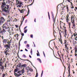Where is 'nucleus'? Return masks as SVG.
<instances>
[{"label":"nucleus","instance_id":"f257e3e1","mask_svg":"<svg viewBox=\"0 0 77 77\" xmlns=\"http://www.w3.org/2000/svg\"><path fill=\"white\" fill-rule=\"evenodd\" d=\"M5 47L6 48L5 50L4 53L6 56H8L10 55L9 53L11 51V49L10 48V45L7 44L5 45Z\"/></svg>","mask_w":77,"mask_h":77},{"label":"nucleus","instance_id":"f03ea898","mask_svg":"<svg viewBox=\"0 0 77 77\" xmlns=\"http://www.w3.org/2000/svg\"><path fill=\"white\" fill-rule=\"evenodd\" d=\"M1 8L2 9V11H4L5 12H8L9 8V5H4Z\"/></svg>","mask_w":77,"mask_h":77},{"label":"nucleus","instance_id":"7ed1b4c3","mask_svg":"<svg viewBox=\"0 0 77 77\" xmlns=\"http://www.w3.org/2000/svg\"><path fill=\"white\" fill-rule=\"evenodd\" d=\"M74 17H73V15H72L71 18V22L72 23H74Z\"/></svg>","mask_w":77,"mask_h":77},{"label":"nucleus","instance_id":"20e7f679","mask_svg":"<svg viewBox=\"0 0 77 77\" xmlns=\"http://www.w3.org/2000/svg\"><path fill=\"white\" fill-rule=\"evenodd\" d=\"M0 18V20H0V22H1V21H2V23H3V22L5 21V19L4 18V17H1Z\"/></svg>","mask_w":77,"mask_h":77},{"label":"nucleus","instance_id":"39448f33","mask_svg":"<svg viewBox=\"0 0 77 77\" xmlns=\"http://www.w3.org/2000/svg\"><path fill=\"white\" fill-rule=\"evenodd\" d=\"M24 18H25L24 17H23V16L21 20L20 21V22L21 23L20 24V26H21V25H22V24H23V21H24Z\"/></svg>","mask_w":77,"mask_h":77},{"label":"nucleus","instance_id":"423d86ee","mask_svg":"<svg viewBox=\"0 0 77 77\" xmlns=\"http://www.w3.org/2000/svg\"><path fill=\"white\" fill-rule=\"evenodd\" d=\"M75 56H77V48L76 47H75Z\"/></svg>","mask_w":77,"mask_h":77},{"label":"nucleus","instance_id":"0eeeda50","mask_svg":"<svg viewBox=\"0 0 77 77\" xmlns=\"http://www.w3.org/2000/svg\"><path fill=\"white\" fill-rule=\"evenodd\" d=\"M5 2H2V5H1V8H2V6H3L4 5H6V4L5 3Z\"/></svg>","mask_w":77,"mask_h":77},{"label":"nucleus","instance_id":"6e6552de","mask_svg":"<svg viewBox=\"0 0 77 77\" xmlns=\"http://www.w3.org/2000/svg\"><path fill=\"white\" fill-rule=\"evenodd\" d=\"M57 29H58V30H59V35H60V39H61L62 38V36L61 35V33H60V29H59V28L58 27H57Z\"/></svg>","mask_w":77,"mask_h":77},{"label":"nucleus","instance_id":"1a4fd4ad","mask_svg":"<svg viewBox=\"0 0 77 77\" xmlns=\"http://www.w3.org/2000/svg\"><path fill=\"white\" fill-rule=\"evenodd\" d=\"M14 74L15 75V76H16V77H18L20 76V74H18L16 73H14Z\"/></svg>","mask_w":77,"mask_h":77},{"label":"nucleus","instance_id":"9d476101","mask_svg":"<svg viewBox=\"0 0 77 77\" xmlns=\"http://www.w3.org/2000/svg\"><path fill=\"white\" fill-rule=\"evenodd\" d=\"M1 32L2 33V32H3V33H5V32H6V31H5V29H2Z\"/></svg>","mask_w":77,"mask_h":77},{"label":"nucleus","instance_id":"9b49d317","mask_svg":"<svg viewBox=\"0 0 77 77\" xmlns=\"http://www.w3.org/2000/svg\"><path fill=\"white\" fill-rule=\"evenodd\" d=\"M67 30L66 29L65 30V34L64 35V36H65V37H66V36L67 35L66 34V32H67Z\"/></svg>","mask_w":77,"mask_h":77},{"label":"nucleus","instance_id":"f8f14e48","mask_svg":"<svg viewBox=\"0 0 77 77\" xmlns=\"http://www.w3.org/2000/svg\"><path fill=\"white\" fill-rule=\"evenodd\" d=\"M27 71L26 72H27V75H30V72H29V70L28 69H27Z\"/></svg>","mask_w":77,"mask_h":77},{"label":"nucleus","instance_id":"ddd939ff","mask_svg":"<svg viewBox=\"0 0 77 77\" xmlns=\"http://www.w3.org/2000/svg\"><path fill=\"white\" fill-rule=\"evenodd\" d=\"M28 70H29V71H30L31 72H32L33 71V69H32L31 68H29V69H28Z\"/></svg>","mask_w":77,"mask_h":77},{"label":"nucleus","instance_id":"4468645a","mask_svg":"<svg viewBox=\"0 0 77 77\" xmlns=\"http://www.w3.org/2000/svg\"><path fill=\"white\" fill-rule=\"evenodd\" d=\"M3 43H6V42H7V40L6 39L3 40Z\"/></svg>","mask_w":77,"mask_h":77},{"label":"nucleus","instance_id":"2eb2a0df","mask_svg":"<svg viewBox=\"0 0 77 77\" xmlns=\"http://www.w3.org/2000/svg\"><path fill=\"white\" fill-rule=\"evenodd\" d=\"M52 19L54 23V24L55 23V22H56V18H53Z\"/></svg>","mask_w":77,"mask_h":77},{"label":"nucleus","instance_id":"dca6fc26","mask_svg":"<svg viewBox=\"0 0 77 77\" xmlns=\"http://www.w3.org/2000/svg\"><path fill=\"white\" fill-rule=\"evenodd\" d=\"M23 57L24 58H26L27 57V56L24 54H23L22 55Z\"/></svg>","mask_w":77,"mask_h":77},{"label":"nucleus","instance_id":"f3484780","mask_svg":"<svg viewBox=\"0 0 77 77\" xmlns=\"http://www.w3.org/2000/svg\"><path fill=\"white\" fill-rule=\"evenodd\" d=\"M20 60H24V61H29L27 60H24L21 58H20Z\"/></svg>","mask_w":77,"mask_h":77},{"label":"nucleus","instance_id":"a211bd4d","mask_svg":"<svg viewBox=\"0 0 77 77\" xmlns=\"http://www.w3.org/2000/svg\"><path fill=\"white\" fill-rule=\"evenodd\" d=\"M59 41L60 42V43H61V44H63V43L62 42V39H59Z\"/></svg>","mask_w":77,"mask_h":77},{"label":"nucleus","instance_id":"6ab92c4d","mask_svg":"<svg viewBox=\"0 0 77 77\" xmlns=\"http://www.w3.org/2000/svg\"><path fill=\"white\" fill-rule=\"evenodd\" d=\"M18 66L19 68H20V67H21V66H22L21 65V63H20L18 65Z\"/></svg>","mask_w":77,"mask_h":77},{"label":"nucleus","instance_id":"aec40b11","mask_svg":"<svg viewBox=\"0 0 77 77\" xmlns=\"http://www.w3.org/2000/svg\"><path fill=\"white\" fill-rule=\"evenodd\" d=\"M38 60L40 63H42L41 60L40 58H37Z\"/></svg>","mask_w":77,"mask_h":77},{"label":"nucleus","instance_id":"412c9836","mask_svg":"<svg viewBox=\"0 0 77 77\" xmlns=\"http://www.w3.org/2000/svg\"><path fill=\"white\" fill-rule=\"evenodd\" d=\"M37 52L38 53H37V56H40V55H39V51H38V50H37Z\"/></svg>","mask_w":77,"mask_h":77},{"label":"nucleus","instance_id":"4be33fe9","mask_svg":"<svg viewBox=\"0 0 77 77\" xmlns=\"http://www.w3.org/2000/svg\"><path fill=\"white\" fill-rule=\"evenodd\" d=\"M22 39H20L19 42V48H20V42L21 41Z\"/></svg>","mask_w":77,"mask_h":77},{"label":"nucleus","instance_id":"5701e85b","mask_svg":"<svg viewBox=\"0 0 77 77\" xmlns=\"http://www.w3.org/2000/svg\"><path fill=\"white\" fill-rule=\"evenodd\" d=\"M20 13H23V12H24L23 9H22V10H20Z\"/></svg>","mask_w":77,"mask_h":77},{"label":"nucleus","instance_id":"b1692460","mask_svg":"<svg viewBox=\"0 0 77 77\" xmlns=\"http://www.w3.org/2000/svg\"><path fill=\"white\" fill-rule=\"evenodd\" d=\"M3 76H5V75H6V76H7L8 75V74H7V73H4L3 74Z\"/></svg>","mask_w":77,"mask_h":77},{"label":"nucleus","instance_id":"393cba45","mask_svg":"<svg viewBox=\"0 0 77 77\" xmlns=\"http://www.w3.org/2000/svg\"><path fill=\"white\" fill-rule=\"evenodd\" d=\"M36 73L35 75V77H38V72H37V71H36Z\"/></svg>","mask_w":77,"mask_h":77},{"label":"nucleus","instance_id":"a878e982","mask_svg":"<svg viewBox=\"0 0 77 77\" xmlns=\"http://www.w3.org/2000/svg\"><path fill=\"white\" fill-rule=\"evenodd\" d=\"M16 36L17 39H18V34H17L16 35Z\"/></svg>","mask_w":77,"mask_h":77},{"label":"nucleus","instance_id":"bb28decb","mask_svg":"<svg viewBox=\"0 0 77 77\" xmlns=\"http://www.w3.org/2000/svg\"><path fill=\"white\" fill-rule=\"evenodd\" d=\"M29 13H30V10H28L27 12V14L26 16H28V15H29Z\"/></svg>","mask_w":77,"mask_h":77},{"label":"nucleus","instance_id":"cd10ccee","mask_svg":"<svg viewBox=\"0 0 77 77\" xmlns=\"http://www.w3.org/2000/svg\"><path fill=\"white\" fill-rule=\"evenodd\" d=\"M3 62H0V66H3Z\"/></svg>","mask_w":77,"mask_h":77},{"label":"nucleus","instance_id":"c85d7f7f","mask_svg":"<svg viewBox=\"0 0 77 77\" xmlns=\"http://www.w3.org/2000/svg\"><path fill=\"white\" fill-rule=\"evenodd\" d=\"M26 64H23L22 65V67H26Z\"/></svg>","mask_w":77,"mask_h":77},{"label":"nucleus","instance_id":"c756f323","mask_svg":"<svg viewBox=\"0 0 77 77\" xmlns=\"http://www.w3.org/2000/svg\"><path fill=\"white\" fill-rule=\"evenodd\" d=\"M27 29H26L24 31V33H27Z\"/></svg>","mask_w":77,"mask_h":77},{"label":"nucleus","instance_id":"7c9ffc66","mask_svg":"<svg viewBox=\"0 0 77 77\" xmlns=\"http://www.w3.org/2000/svg\"><path fill=\"white\" fill-rule=\"evenodd\" d=\"M66 50L67 52H68V47H67L66 48Z\"/></svg>","mask_w":77,"mask_h":77},{"label":"nucleus","instance_id":"2f4dec72","mask_svg":"<svg viewBox=\"0 0 77 77\" xmlns=\"http://www.w3.org/2000/svg\"><path fill=\"white\" fill-rule=\"evenodd\" d=\"M21 35L22 36V37H21V39H22L23 38V36L24 35V33H21Z\"/></svg>","mask_w":77,"mask_h":77},{"label":"nucleus","instance_id":"473e14b6","mask_svg":"<svg viewBox=\"0 0 77 77\" xmlns=\"http://www.w3.org/2000/svg\"><path fill=\"white\" fill-rule=\"evenodd\" d=\"M11 43V42H8V45H11V44H10V43Z\"/></svg>","mask_w":77,"mask_h":77},{"label":"nucleus","instance_id":"72a5a7b5","mask_svg":"<svg viewBox=\"0 0 77 77\" xmlns=\"http://www.w3.org/2000/svg\"><path fill=\"white\" fill-rule=\"evenodd\" d=\"M68 72H69V75H70V69H68Z\"/></svg>","mask_w":77,"mask_h":77},{"label":"nucleus","instance_id":"f704fd0d","mask_svg":"<svg viewBox=\"0 0 77 77\" xmlns=\"http://www.w3.org/2000/svg\"><path fill=\"white\" fill-rule=\"evenodd\" d=\"M43 75V70H42V73L41 74V77H42V75Z\"/></svg>","mask_w":77,"mask_h":77},{"label":"nucleus","instance_id":"c9c22d12","mask_svg":"<svg viewBox=\"0 0 77 77\" xmlns=\"http://www.w3.org/2000/svg\"><path fill=\"white\" fill-rule=\"evenodd\" d=\"M12 17H10L9 19H10V20L11 21H12Z\"/></svg>","mask_w":77,"mask_h":77},{"label":"nucleus","instance_id":"e433bc0d","mask_svg":"<svg viewBox=\"0 0 77 77\" xmlns=\"http://www.w3.org/2000/svg\"><path fill=\"white\" fill-rule=\"evenodd\" d=\"M68 17H69V15H68V14L67 15L66 18L68 19Z\"/></svg>","mask_w":77,"mask_h":77},{"label":"nucleus","instance_id":"4c0bfd02","mask_svg":"<svg viewBox=\"0 0 77 77\" xmlns=\"http://www.w3.org/2000/svg\"><path fill=\"white\" fill-rule=\"evenodd\" d=\"M19 5H22V6H23V3H22V2H20V3Z\"/></svg>","mask_w":77,"mask_h":77},{"label":"nucleus","instance_id":"58836bf2","mask_svg":"<svg viewBox=\"0 0 77 77\" xmlns=\"http://www.w3.org/2000/svg\"><path fill=\"white\" fill-rule=\"evenodd\" d=\"M24 72V69H23L22 71V73L23 74Z\"/></svg>","mask_w":77,"mask_h":77},{"label":"nucleus","instance_id":"ea45409f","mask_svg":"<svg viewBox=\"0 0 77 77\" xmlns=\"http://www.w3.org/2000/svg\"><path fill=\"white\" fill-rule=\"evenodd\" d=\"M72 23L73 27H75V23Z\"/></svg>","mask_w":77,"mask_h":77},{"label":"nucleus","instance_id":"a19ab883","mask_svg":"<svg viewBox=\"0 0 77 77\" xmlns=\"http://www.w3.org/2000/svg\"><path fill=\"white\" fill-rule=\"evenodd\" d=\"M21 6H23V5H18L19 8H21Z\"/></svg>","mask_w":77,"mask_h":77},{"label":"nucleus","instance_id":"79ce46f5","mask_svg":"<svg viewBox=\"0 0 77 77\" xmlns=\"http://www.w3.org/2000/svg\"><path fill=\"white\" fill-rule=\"evenodd\" d=\"M66 21L67 23H68V21H69V19H68L66 18Z\"/></svg>","mask_w":77,"mask_h":77},{"label":"nucleus","instance_id":"37998d69","mask_svg":"<svg viewBox=\"0 0 77 77\" xmlns=\"http://www.w3.org/2000/svg\"><path fill=\"white\" fill-rule=\"evenodd\" d=\"M68 59V56H67V57H66L65 58V59L66 60H66H67Z\"/></svg>","mask_w":77,"mask_h":77},{"label":"nucleus","instance_id":"c03bdc74","mask_svg":"<svg viewBox=\"0 0 77 77\" xmlns=\"http://www.w3.org/2000/svg\"><path fill=\"white\" fill-rule=\"evenodd\" d=\"M68 69H70V64L68 66Z\"/></svg>","mask_w":77,"mask_h":77},{"label":"nucleus","instance_id":"a18cd8bd","mask_svg":"<svg viewBox=\"0 0 77 77\" xmlns=\"http://www.w3.org/2000/svg\"><path fill=\"white\" fill-rule=\"evenodd\" d=\"M73 35L75 36L76 37V35H77V33H76V34H75V33H74L73 34Z\"/></svg>","mask_w":77,"mask_h":77},{"label":"nucleus","instance_id":"49530a36","mask_svg":"<svg viewBox=\"0 0 77 77\" xmlns=\"http://www.w3.org/2000/svg\"><path fill=\"white\" fill-rule=\"evenodd\" d=\"M52 18H54V15H52Z\"/></svg>","mask_w":77,"mask_h":77},{"label":"nucleus","instance_id":"de8ad7c7","mask_svg":"<svg viewBox=\"0 0 77 77\" xmlns=\"http://www.w3.org/2000/svg\"><path fill=\"white\" fill-rule=\"evenodd\" d=\"M59 51H57L58 54L59 55L60 57V55L59 54Z\"/></svg>","mask_w":77,"mask_h":77},{"label":"nucleus","instance_id":"09e8293b","mask_svg":"<svg viewBox=\"0 0 77 77\" xmlns=\"http://www.w3.org/2000/svg\"><path fill=\"white\" fill-rule=\"evenodd\" d=\"M0 62H3L2 59H1L0 60Z\"/></svg>","mask_w":77,"mask_h":77},{"label":"nucleus","instance_id":"8fccbe9b","mask_svg":"<svg viewBox=\"0 0 77 77\" xmlns=\"http://www.w3.org/2000/svg\"><path fill=\"white\" fill-rule=\"evenodd\" d=\"M74 6H73V5H71V8H72V9H73V8H74Z\"/></svg>","mask_w":77,"mask_h":77},{"label":"nucleus","instance_id":"3c124183","mask_svg":"<svg viewBox=\"0 0 77 77\" xmlns=\"http://www.w3.org/2000/svg\"><path fill=\"white\" fill-rule=\"evenodd\" d=\"M26 46L27 47H30V46H29V44H27V45H26Z\"/></svg>","mask_w":77,"mask_h":77},{"label":"nucleus","instance_id":"603ef678","mask_svg":"<svg viewBox=\"0 0 77 77\" xmlns=\"http://www.w3.org/2000/svg\"><path fill=\"white\" fill-rule=\"evenodd\" d=\"M31 54L32 55V49H31V51L30 52Z\"/></svg>","mask_w":77,"mask_h":77},{"label":"nucleus","instance_id":"864d4df0","mask_svg":"<svg viewBox=\"0 0 77 77\" xmlns=\"http://www.w3.org/2000/svg\"><path fill=\"white\" fill-rule=\"evenodd\" d=\"M67 23H68L69 24V26H70V25H71V22L69 23V22H68Z\"/></svg>","mask_w":77,"mask_h":77},{"label":"nucleus","instance_id":"5fc2aeb1","mask_svg":"<svg viewBox=\"0 0 77 77\" xmlns=\"http://www.w3.org/2000/svg\"><path fill=\"white\" fill-rule=\"evenodd\" d=\"M43 53L44 56H45V53H44V51L43 52Z\"/></svg>","mask_w":77,"mask_h":77},{"label":"nucleus","instance_id":"6e6d98bb","mask_svg":"<svg viewBox=\"0 0 77 77\" xmlns=\"http://www.w3.org/2000/svg\"><path fill=\"white\" fill-rule=\"evenodd\" d=\"M3 24V23H2V22L1 21V22H0V25H2Z\"/></svg>","mask_w":77,"mask_h":77},{"label":"nucleus","instance_id":"4d7b16f0","mask_svg":"<svg viewBox=\"0 0 77 77\" xmlns=\"http://www.w3.org/2000/svg\"><path fill=\"white\" fill-rule=\"evenodd\" d=\"M6 59L5 58H4L3 60V62H5V61H6Z\"/></svg>","mask_w":77,"mask_h":77},{"label":"nucleus","instance_id":"13d9d810","mask_svg":"<svg viewBox=\"0 0 77 77\" xmlns=\"http://www.w3.org/2000/svg\"><path fill=\"white\" fill-rule=\"evenodd\" d=\"M3 15H4L5 16H6V14H5V13H4V14H3Z\"/></svg>","mask_w":77,"mask_h":77},{"label":"nucleus","instance_id":"bf43d9fd","mask_svg":"<svg viewBox=\"0 0 77 77\" xmlns=\"http://www.w3.org/2000/svg\"><path fill=\"white\" fill-rule=\"evenodd\" d=\"M65 48H66V47H68V46L66 45H65Z\"/></svg>","mask_w":77,"mask_h":77},{"label":"nucleus","instance_id":"052dcab7","mask_svg":"<svg viewBox=\"0 0 77 77\" xmlns=\"http://www.w3.org/2000/svg\"><path fill=\"white\" fill-rule=\"evenodd\" d=\"M27 26H26L24 27V30H25V29H26V28H27Z\"/></svg>","mask_w":77,"mask_h":77},{"label":"nucleus","instance_id":"680f3d73","mask_svg":"<svg viewBox=\"0 0 77 77\" xmlns=\"http://www.w3.org/2000/svg\"><path fill=\"white\" fill-rule=\"evenodd\" d=\"M18 71V70L17 69H15L14 70V72H17Z\"/></svg>","mask_w":77,"mask_h":77},{"label":"nucleus","instance_id":"e2e57ef3","mask_svg":"<svg viewBox=\"0 0 77 77\" xmlns=\"http://www.w3.org/2000/svg\"><path fill=\"white\" fill-rule=\"evenodd\" d=\"M2 66V69L3 70V69H4V66Z\"/></svg>","mask_w":77,"mask_h":77},{"label":"nucleus","instance_id":"0e129e2a","mask_svg":"<svg viewBox=\"0 0 77 77\" xmlns=\"http://www.w3.org/2000/svg\"><path fill=\"white\" fill-rule=\"evenodd\" d=\"M64 43H65V44H66V40H65Z\"/></svg>","mask_w":77,"mask_h":77},{"label":"nucleus","instance_id":"69168bd1","mask_svg":"<svg viewBox=\"0 0 77 77\" xmlns=\"http://www.w3.org/2000/svg\"><path fill=\"white\" fill-rule=\"evenodd\" d=\"M27 41H25L24 42V44H27Z\"/></svg>","mask_w":77,"mask_h":77},{"label":"nucleus","instance_id":"338daca9","mask_svg":"<svg viewBox=\"0 0 77 77\" xmlns=\"http://www.w3.org/2000/svg\"><path fill=\"white\" fill-rule=\"evenodd\" d=\"M30 37H31V38H33V35H31V36H30Z\"/></svg>","mask_w":77,"mask_h":77},{"label":"nucleus","instance_id":"774afa93","mask_svg":"<svg viewBox=\"0 0 77 77\" xmlns=\"http://www.w3.org/2000/svg\"><path fill=\"white\" fill-rule=\"evenodd\" d=\"M21 2H20V1H18V4H20V3H21Z\"/></svg>","mask_w":77,"mask_h":77}]
</instances>
